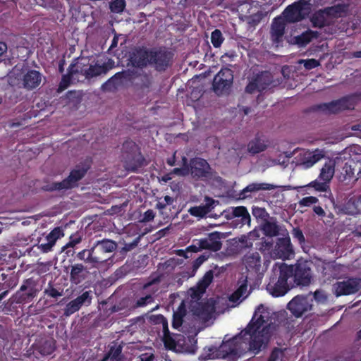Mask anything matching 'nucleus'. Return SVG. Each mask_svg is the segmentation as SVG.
<instances>
[{
  "mask_svg": "<svg viewBox=\"0 0 361 361\" xmlns=\"http://www.w3.org/2000/svg\"><path fill=\"white\" fill-rule=\"evenodd\" d=\"M42 189L47 192L66 190L63 180L60 182H53L50 184L44 185Z\"/></svg>",
  "mask_w": 361,
  "mask_h": 361,
  "instance_id": "nucleus-53",
  "label": "nucleus"
},
{
  "mask_svg": "<svg viewBox=\"0 0 361 361\" xmlns=\"http://www.w3.org/2000/svg\"><path fill=\"white\" fill-rule=\"evenodd\" d=\"M247 278H249V276H247L246 279H244L242 283L239 286V287L229 295L228 300L230 302L233 303H238L240 298L246 293L247 288Z\"/></svg>",
  "mask_w": 361,
  "mask_h": 361,
  "instance_id": "nucleus-39",
  "label": "nucleus"
},
{
  "mask_svg": "<svg viewBox=\"0 0 361 361\" xmlns=\"http://www.w3.org/2000/svg\"><path fill=\"white\" fill-rule=\"evenodd\" d=\"M224 37L222 32L219 29H215L211 34V42L215 48H219L221 46Z\"/></svg>",
  "mask_w": 361,
  "mask_h": 361,
  "instance_id": "nucleus-48",
  "label": "nucleus"
},
{
  "mask_svg": "<svg viewBox=\"0 0 361 361\" xmlns=\"http://www.w3.org/2000/svg\"><path fill=\"white\" fill-rule=\"evenodd\" d=\"M126 6L125 0H113L109 5L111 12L115 13H121L123 11Z\"/></svg>",
  "mask_w": 361,
  "mask_h": 361,
  "instance_id": "nucleus-50",
  "label": "nucleus"
},
{
  "mask_svg": "<svg viewBox=\"0 0 361 361\" xmlns=\"http://www.w3.org/2000/svg\"><path fill=\"white\" fill-rule=\"evenodd\" d=\"M232 213L231 216L228 217V219H231L233 217L240 218V221L242 224H250L251 221L250 215L247 209V208L244 206H238L235 207H232Z\"/></svg>",
  "mask_w": 361,
  "mask_h": 361,
  "instance_id": "nucleus-35",
  "label": "nucleus"
},
{
  "mask_svg": "<svg viewBox=\"0 0 361 361\" xmlns=\"http://www.w3.org/2000/svg\"><path fill=\"white\" fill-rule=\"evenodd\" d=\"M204 293L205 291H202V290L200 289V286L198 285H196L195 287L190 289V294L193 300H200Z\"/></svg>",
  "mask_w": 361,
  "mask_h": 361,
  "instance_id": "nucleus-63",
  "label": "nucleus"
},
{
  "mask_svg": "<svg viewBox=\"0 0 361 361\" xmlns=\"http://www.w3.org/2000/svg\"><path fill=\"white\" fill-rule=\"evenodd\" d=\"M87 171L88 168L80 166H76L75 169H72L69 175L63 180L66 190L78 187V182L85 176Z\"/></svg>",
  "mask_w": 361,
  "mask_h": 361,
  "instance_id": "nucleus-19",
  "label": "nucleus"
},
{
  "mask_svg": "<svg viewBox=\"0 0 361 361\" xmlns=\"http://www.w3.org/2000/svg\"><path fill=\"white\" fill-rule=\"evenodd\" d=\"M311 302L312 299L310 300L307 296L298 295L288 303L287 308L295 317H300L312 310Z\"/></svg>",
  "mask_w": 361,
  "mask_h": 361,
  "instance_id": "nucleus-13",
  "label": "nucleus"
},
{
  "mask_svg": "<svg viewBox=\"0 0 361 361\" xmlns=\"http://www.w3.org/2000/svg\"><path fill=\"white\" fill-rule=\"evenodd\" d=\"M82 241V236L80 233L76 232L74 234H72L69 238V241L66 243V245L63 247V250L68 249L70 247L73 248L77 245L80 244Z\"/></svg>",
  "mask_w": 361,
  "mask_h": 361,
  "instance_id": "nucleus-56",
  "label": "nucleus"
},
{
  "mask_svg": "<svg viewBox=\"0 0 361 361\" xmlns=\"http://www.w3.org/2000/svg\"><path fill=\"white\" fill-rule=\"evenodd\" d=\"M279 271V276L271 277L267 285V291L274 297L283 296L290 288L288 284V279L291 276V269L288 265L281 264Z\"/></svg>",
  "mask_w": 361,
  "mask_h": 361,
  "instance_id": "nucleus-4",
  "label": "nucleus"
},
{
  "mask_svg": "<svg viewBox=\"0 0 361 361\" xmlns=\"http://www.w3.org/2000/svg\"><path fill=\"white\" fill-rule=\"evenodd\" d=\"M345 209L348 214H361V195L350 197L345 204Z\"/></svg>",
  "mask_w": 361,
  "mask_h": 361,
  "instance_id": "nucleus-33",
  "label": "nucleus"
},
{
  "mask_svg": "<svg viewBox=\"0 0 361 361\" xmlns=\"http://www.w3.org/2000/svg\"><path fill=\"white\" fill-rule=\"evenodd\" d=\"M313 27L322 28L326 25V20L322 15H314L311 19Z\"/></svg>",
  "mask_w": 361,
  "mask_h": 361,
  "instance_id": "nucleus-58",
  "label": "nucleus"
},
{
  "mask_svg": "<svg viewBox=\"0 0 361 361\" xmlns=\"http://www.w3.org/2000/svg\"><path fill=\"white\" fill-rule=\"evenodd\" d=\"M137 71L135 69L123 70L114 74V78H118L121 84L123 85L125 82L134 83L136 80Z\"/></svg>",
  "mask_w": 361,
  "mask_h": 361,
  "instance_id": "nucleus-37",
  "label": "nucleus"
},
{
  "mask_svg": "<svg viewBox=\"0 0 361 361\" xmlns=\"http://www.w3.org/2000/svg\"><path fill=\"white\" fill-rule=\"evenodd\" d=\"M299 63L300 64L303 63L304 67L307 70H311V69H313L319 66V61H317V59H306V60L301 59L299 61Z\"/></svg>",
  "mask_w": 361,
  "mask_h": 361,
  "instance_id": "nucleus-62",
  "label": "nucleus"
},
{
  "mask_svg": "<svg viewBox=\"0 0 361 361\" xmlns=\"http://www.w3.org/2000/svg\"><path fill=\"white\" fill-rule=\"evenodd\" d=\"M90 266L85 264L84 262L75 263L71 266L70 281L75 285L83 281L87 274L89 273Z\"/></svg>",
  "mask_w": 361,
  "mask_h": 361,
  "instance_id": "nucleus-22",
  "label": "nucleus"
},
{
  "mask_svg": "<svg viewBox=\"0 0 361 361\" xmlns=\"http://www.w3.org/2000/svg\"><path fill=\"white\" fill-rule=\"evenodd\" d=\"M292 235L295 240H297L298 241L300 245H304L305 242V238L302 230L300 228H293L292 231Z\"/></svg>",
  "mask_w": 361,
  "mask_h": 361,
  "instance_id": "nucleus-61",
  "label": "nucleus"
},
{
  "mask_svg": "<svg viewBox=\"0 0 361 361\" xmlns=\"http://www.w3.org/2000/svg\"><path fill=\"white\" fill-rule=\"evenodd\" d=\"M123 345L116 341H114L109 345V350L105 355L103 361L109 360L110 361H124L125 357L122 353Z\"/></svg>",
  "mask_w": 361,
  "mask_h": 361,
  "instance_id": "nucleus-28",
  "label": "nucleus"
},
{
  "mask_svg": "<svg viewBox=\"0 0 361 361\" xmlns=\"http://www.w3.org/2000/svg\"><path fill=\"white\" fill-rule=\"evenodd\" d=\"M304 2H295L288 6L283 12V19L286 23H297L305 18Z\"/></svg>",
  "mask_w": 361,
  "mask_h": 361,
  "instance_id": "nucleus-17",
  "label": "nucleus"
},
{
  "mask_svg": "<svg viewBox=\"0 0 361 361\" xmlns=\"http://www.w3.org/2000/svg\"><path fill=\"white\" fill-rule=\"evenodd\" d=\"M360 286V279L348 278L347 280L336 282L334 288L336 296L348 295L359 291Z\"/></svg>",
  "mask_w": 361,
  "mask_h": 361,
  "instance_id": "nucleus-15",
  "label": "nucleus"
},
{
  "mask_svg": "<svg viewBox=\"0 0 361 361\" xmlns=\"http://www.w3.org/2000/svg\"><path fill=\"white\" fill-rule=\"evenodd\" d=\"M283 357V352L281 348H274L267 361H281Z\"/></svg>",
  "mask_w": 361,
  "mask_h": 361,
  "instance_id": "nucleus-59",
  "label": "nucleus"
},
{
  "mask_svg": "<svg viewBox=\"0 0 361 361\" xmlns=\"http://www.w3.org/2000/svg\"><path fill=\"white\" fill-rule=\"evenodd\" d=\"M334 166L331 164H325L321 169L318 178L320 180L330 182L334 174Z\"/></svg>",
  "mask_w": 361,
  "mask_h": 361,
  "instance_id": "nucleus-41",
  "label": "nucleus"
},
{
  "mask_svg": "<svg viewBox=\"0 0 361 361\" xmlns=\"http://www.w3.org/2000/svg\"><path fill=\"white\" fill-rule=\"evenodd\" d=\"M267 145L258 137L249 142L247 145L248 151L252 154H258L267 149Z\"/></svg>",
  "mask_w": 361,
  "mask_h": 361,
  "instance_id": "nucleus-38",
  "label": "nucleus"
},
{
  "mask_svg": "<svg viewBox=\"0 0 361 361\" xmlns=\"http://www.w3.org/2000/svg\"><path fill=\"white\" fill-rule=\"evenodd\" d=\"M80 307H81L79 305V304L75 299L72 300L71 301L66 304L64 308L63 314L66 317H68L74 314L75 312L78 311L80 309Z\"/></svg>",
  "mask_w": 361,
  "mask_h": 361,
  "instance_id": "nucleus-51",
  "label": "nucleus"
},
{
  "mask_svg": "<svg viewBox=\"0 0 361 361\" xmlns=\"http://www.w3.org/2000/svg\"><path fill=\"white\" fill-rule=\"evenodd\" d=\"M136 80L134 81L135 86L140 90H148L152 83V76L143 69L136 70Z\"/></svg>",
  "mask_w": 361,
  "mask_h": 361,
  "instance_id": "nucleus-27",
  "label": "nucleus"
},
{
  "mask_svg": "<svg viewBox=\"0 0 361 361\" xmlns=\"http://www.w3.org/2000/svg\"><path fill=\"white\" fill-rule=\"evenodd\" d=\"M286 20L280 17H276L273 20L271 33V37L275 41H279L285 32Z\"/></svg>",
  "mask_w": 361,
  "mask_h": 361,
  "instance_id": "nucleus-31",
  "label": "nucleus"
},
{
  "mask_svg": "<svg viewBox=\"0 0 361 361\" xmlns=\"http://www.w3.org/2000/svg\"><path fill=\"white\" fill-rule=\"evenodd\" d=\"M149 48L138 46L131 48L127 54L128 66L135 68L143 69L149 66Z\"/></svg>",
  "mask_w": 361,
  "mask_h": 361,
  "instance_id": "nucleus-9",
  "label": "nucleus"
},
{
  "mask_svg": "<svg viewBox=\"0 0 361 361\" xmlns=\"http://www.w3.org/2000/svg\"><path fill=\"white\" fill-rule=\"evenodd\" d=\"M319 37V32L317 31H313L307 30L303 32L302 34L294 37V43L300 47H305L313 39H317Z\"/></svg>",
  "mask_w": 361,
  "mask_h": 361,
  "instance_id": "nucleus-32",
  "label": "nucleus"
},
{
  "mask_svg": "<svg viewBox=\"0 0 361 361\" xmlns=\"http://www.w3.org/2000/svg\"><path fill=\"white\" fill-rule=\"evenodd\" d=\"M233 82V71L228 68H221L214 78L212 90L218 96L227 94L229 93Z\"/></svg>",
  "mask_w": 361,
  "mask_h": 361,
  "instance_id": "nucleus-8",
  "label": "nucleus"
},
{
  "mask_svg": "<svg viewBox=\"0 0 361 361\" xmlns=\"http://www.w3.org/2000/svg\"><path fill=\"white\" fill-rule=\"evenodd\" d=\"M0 270V276L1 277V281H0L1 289L8 290L13 289L17 286V278L13 274L8 275Z\"/></svg>",
  "mask_w": 361,
  "mask_h": 361,
  "instance_id": "nucleus-36",
  "label": "nucleus"
},
{
  "mask_svg": "<svg viewBox=\"0 0 361 361\" xmlns=\"http://www.w3.org/2000/svg\"><path fill=\"white\" fill-rule=\"evenodd\" d=\"M44 295H47L49 298H57L59 297L62 296L63 293L62 291H59L56 288H55L53 286V283L51 281L49 282L48 286L47 288L44 290Z\"/></svg>",
  "mask_w": 361,
  "mask_h": 361,
  "instance_id": "nucleus-52",
  "label": "nucleus"
},
{
  "mask_svg": "<svg viewBox=\"0 0 361 361\" xmlns=\"http://www.w3.org/2000/svg\"><path fill=\"white\" fill-rule=\"evenodd\" d=\"M271 76L267 72H261L257 74L247 85L245 92L252 94L257 92H262L266 90L271 83Z\"/></svg>",
  "mask_w": 361,
  "mask_h": 361,
  "instance_id": "nucleus-16",
  "label": "nucleus"
},
{
  "mask_svg": "<svg viewBox=\"0 0 361 361\" xmlns=\"http://www.w3.org/2000/svg\"><path fill=\"white\" fill-rule=\"evenodd\" d=\"M111 65L109 63H103L102 65L95 64V65H90L87 68L86 78L90 79L94 77L106 74L110 69L112 68L114 61L111 60Z\"/></svg>",
  "mask_w": 361,
  "mask_h": 361,
  "instance_id": "nucleus-30",
  "label": "nucleus"
},
{
  "mask_svg": "<svg viewBox=\"0 0 361 361\" xmlns=\"http://www.w3.org/2000/svg\"><path fill=\"white\" fill-rule=\"evenodd\" d=\"M187 314V310L184 302H182L178 306L176 311L173 314L172 327L173 329H178L180 327L183 322V318Z\"/></svg>",
  "mask_w": 361,
  "mask_h": 361,
  "instance_id": "nucleus-34",
  "label": "nucleus"
},
{
  "mask_svg": "<svg viewBox=\"0 0 361 361\" xmlns=\"http://www.w3.org/2000/svg\"><path fill=\"white\" fill-rule=\"evenodd\" d=\"M214 279V272L212 270H209L205 273L203 277L198 281L197 285L200 286L202 291H206L207 288L212 283Z\"/></svg>",
  "mask_w": 361,
  "mask_h": 361,
  "instance_id": "nucleus-45",
  "label": "nucleus"
},
{
  "mask_svg": "<svg viewBox=\"0 0 361 361\" xmlns=\"http://www.w3.org/2000/svg\"><path fill=\"white\" fill-rule=\"evenodd\" d=\"M249 275H254L257 280H261L264 270L262 269L261 256L259 252H248L243 259Z\"/></svg>",
  "mask_w": 361,
  "mask_h": 361,
  "instance_id": "nucleus-14",
  "label": "nucleus"
},
{
  "mask_svg": "<svg viewBox=\"0 0 361 361\" xmlns=\"http://www.w3.org/2000/svg\"><path fill=\"white\" fill-rule=\"evenodd\" d=\"M262 231L266 236L275 237L279 234L280 226L276 222L267 221L262 226Z\"/></svg>",
  "mask_w": 361,
  "mask_h": 361,
  "instance_id": "nucleus-40",
  "label": "nucleus"
},
{
  "mask_svg": "<svg viewBox=\"0 0 361 361\" xmlns=\"http://www.w3.org/2000/svg\"><path fill=\"white\" fill-rule=\"evenodd\" d=\"M190 171L195 180H207L212 176V169L207 160L195 157L190 161Z\"/></svg>",
  "mask_w": 361,
  "mask_h": 361,
  "instance_id": "nucleus-10",
  "label": "nucleus"
},
{
  "mask_svg": "<svg viewBox=\"0 0 361 361\" xmlns=\"http://www.w3.org/2000/svg\"><path fill=\"white\" fill-rule=\"evenodd\" d=\"M291 276H293L294 283L297 286H307L311 283L312 273L310 263L307 261H298L295 265H290Z\"/></svg>",
  "mask_w": 361,
  "mask_h": 361,
  "instance_id": "nucleus-7",
  "label": "nucleus"
},
{
  "mask_svg": "<svg viewBox=\"0 0 361 361\" xmlns=\"http://www.w3.org/2000/svg\"><path fill=\"white\" fill-rule=\"evenodd\" d=\"M357 163L353 160H350L345 162L342 167L340 174L338 176V180L340 182L344 183L345 184H349L357 180L360 177L355 176V171L357 170Z\"/></svg>",
  "mask_w": 361,
  "mask_h": 361,
  "instance_id": "nucleus-21",
  "label": "nucleus"
},
{
  "mask_svg": "<svg viewBox=\"0 0 361 361\" xmlns=\"http://www.w3.org/2000/svg\"><path fill=\"white\" fill-rule=\"evenodd\" d=\"M92 299V292L90 290L85 291L80 295L78 296L75 300L80 307L82 305L88 306L91 304Z\"/></svg>",
  "mask_w": 361,
  "mask_h": 361,
  "instance_id": "nucleus-49",
  "label": "nucleus"
},
{
  "mask_svg": "<svg viewBox=\"0 0 361 361\" xmlns=\"http://www.w3.org/2000/svg\"><path fill=\"white\" fill-rule=\"evenodd\" d=\"M276 188L273 184L267 183H252L243 188L239 195L241 199H246L251 197V193H255L260 190H271Z\"/></svg>",
  "mask_w": 361,
  "mask_h": 361,
  "instance_id": "nucleus-23",
  "label": "nucleus"
},
{
  "mask_svg": "<svg viewBox=\"0 0 361 361\" xmlns=\"http://www.w3.org/2000/svg\"><path fill=\"white\" fill-rule=\"evenodd\" d=\"M64 235L63 231L61 227L54 228L47 236V241L56 243V240Z\"/></svg>",
  "mask_w": 361,
  "mask_h": 361,
  "instance_id": "nucleus-55",
  "label": "nucleus"
},
{
  "mask_svg": "<svg viewBox=\"0 0 361 361\" xmlns=\"http://www.w3.org/2000/svg\"><path fill=\"white\" fill-rule=\"evenodd\" d=\"M310 186L314 188L317 191L326 192L329 188V183L326 181L320 180L319 178L312 181Z\"/></svg>",
  "mask_w": 361,
  "mask_h": 361,
  "instance_id": "nucleus-57",
  "label": "nucleus"
},
{
  "mask_svg": "<svg viewBox=\"0 0 361 361\" xmlns=\"http://www.w3.org/2000/svg\"><path fill=\"white\" fill-rule=\"evenodd\" d=\"M353 108L354 102L353 99L350 97H343L328 103L317 104L314 107V109L326 114H337L341 111L353 109Z\"/></svg>",
  "mask_w": 361,
  "mask_h": 361,
  "instance_id": "nucleus-11",
  "label": "nucleus"
},
{
  "mask_svg": "<svg viewBox=\"0 0 361 361\" xmlns=\"http://www.w3.org/2000/svg\"><path fill=\"white\" fill-rule=\"evenodd\" d=\"M349 6L346 4H338L328 8L329 13L336 17H341L345 15L348 11Z\"/></svg>",
  "mask_w": 361,
  "mask_h": 361,
  "instance_id": "nucleus-44",
  "label": "nucleus"
},
{
  "mask_svg": "<svg viewBox=\"0 0 361 361\" xmlns=\"http://www.w3.org/2000/svg\"><path fill=\"white\" fill-rule=\"evenodd\" d=\"M160 282V277H156L150 281L146 283L142 286V289L140 290L135 294V298L133 304L134 308H140L151 305L154 302V292H149L148 288L153 284H156Z\"/></svg>",
  "mask_w": 361,
  "mask_h": 361,
  "instance_id": "nucleus-12",
  "label": "nucleus"
},
{
  "mask_svg": "<svg viewBox=\"0 0 361 361\" xmlns=\"http://www.w3.org/2000/svg\"><path fill=\"white\" fill-rule=\"evenodd\" d=\"M221 237L219 232L214 231L209 233L207 237L200 239L197 244L202 250L217 252L220 250L222 247V243L220 240Z\"/></svg>",
  "mask_w": 361,
  "mask_h": 361,
  "instance_id": "nucleus-20",
  "label": "nucleus"
},
{
  "mask_svg": "<svg viewBox=\"0 0 361 361\" xmlns=\"http://www.w3.org/2000/svg\"><path fill=\"white\" fill-rule=\"evenodd\" d=\"M163 341L165 346L169 349L175 348L176 343L171 335V333L163 335Z\"/></svg>",
  "mask_w": 361,
  "mask_h": 361,
  "instance_id": "nucleus-64",
  "label": "nucleus"
},
{
  "mask_svg": "<svg viewBox=\"0 0 361 361\" xmlns=\"http://www.w3.org/2000/svg\"><path fill=\"white\" fill-rule=\"evenodd\" d=\"M269 310L259 305L255 310L252 319L245 329L232 338L223 341L218 348H209V359L226 358L230 355L240 356L245 350L243 344L248 343L250 351L259 353L268 345L271 336L274 335L279 326L269 322Z\"/></svg>",
  "mask_w": 361,
  "mask_h": 361,
  "instance_id": "nucleus-1",
  "label": "nucleus"
},
{
  "mask_svg": "<svg viewBox=\"0 0 361 361\" xmlns=\"http://www.w3.org/2000/svg\"><path fill=\"white\" fill-rule=\"evenodd\" d=\"M324 157V152L317 149L312 153H310L305 157L303 163L307 166H312L315 163L321 160Z\"/></svg>",
  "mask_w": 361,
  "mask_h": 361,
  "instance_id": "nucleus-43",
  "label": "nucleus"
},
{
  "mask_svg": "<svg viewBox=\"0 0 361 361\" xmlns=\"http://www.w3.org/2000/svg\"><path fill=\"white\" fill-rule=\"evenodd\" d=\"M319 202L317 197L314 196H307L302 198L298 204L300 207H310L312 204H316Z\"/></svg>",
  "mask_w": 361,
  "mask_h": 361,
  "instance_id": "nucleus-60",
  "label": "nucleus"
},
{
  "mask_svg": "<svg viewBox=\"0 0 361 361\" xmlns=\"http://www.w3.org/2000/svg\"><path fill=\"white\" fill-rule=\"evenodd\" d=\"M214 311V305L209 302H197L191 305V312L192 314L201 318H209Z\"/></svg>",
  "mask_w": 361,
  "mask_h": 361,
  "instance_id": "nucleus-24",
  "label": "nucleus"
},
{
  "mask_svg": "<svg viewBox=\"0 0 361 361\" xmlns=\"http://www.w3.org/2000/svg\"><path fill=\"white\" fill-rule=\"evenodd\" d=\"M35 348L42 355H49L56 350V341L52 338H41L35 343Z\"/></svg>",
  "mask_w": 361,
  "mask_h": 361,
  "instance_id": "nucleus-26",
  "label": "nucleus"
},
{
  "mask_svg": "<svg viewBox=\"0 0 361 361\" xmlns=\"http://www.w3.org/2000/svg\"><path fill=\"white\" fill-rule=\"evenodd\" d=\"M121 85H122L121 84L118 78H114V75L102 85V89L104 91L112 92L117 90L118 87Z\"/></svg>",
  "mask_w": 361,
  "mask_h": 361,
  "instance_id": "nucleus-46",
  "label": "nucleus"
},
{
  "mask_svg": "<svg viewBox=\"0 0 361 361\" xmlns=\"http://www.w3.org/2000/svg\"><path fill=\"white\" fill-rule=\"evenodd\" d=\"M316 265L317 270L321 271L323 276H328L329 278L331 276L329 271L334 267V262L317 259L316 260Z\"/></svg>",
  "mask_w": 361,
  "mask_h": 361,
  "instance_id": "nucleus-42",
  "label": "nucleus"
},
{
  "mask_svg": "<svg viewBox=\"0 0 361 361\" xmlns=\"http://www.w3.org/2000/svg\"><path fill=\"white\" fill-rule=\"evenodd\" d=\"M87 67H88L87 66L82 65V63L80 62H77L75 63H71L69 66V68L73 72V74L74 75H77V74H80V75L85 76V78H86L85 73L87 72Z\"/></svg>",
  "mask_w": 361,
  "mask_h": 361,
  "instance_id": "nucleus-54",
  "label": "nucleus"
},
{
  "mask_svg": "<svg viewBox=\"0 0 361 361\" xmlns=\"http://www.w3.org/2000/svg\"><path fill=\"white\" fill-rule=\"evenodd\" d=\"M149 54V66L157 72H164L173 64L174 54L166 47H151Z\"/></svg>",
  "mask_w": 361,
  "mask_h": 361,
  "instance_id": "nucleus-3",
  "label": "nucleus"
},
{
  "mask_svg": "<svg viewBox=\"0 0 361 361\" xmlns=\"http://www.w3.org/2000/svg\"><path fill=\"white\" fill-rule=\"evenodd\" d=\"M123 155L126 154L125 159V167L128 171H137L144 165L145 159L136 143L131 140H127L123 144Z\"/></svg>",
  "mask_w": 361,
  "mask_h": 361,
  "instance_id": "nucleus-5",
  "label": "nucleus"
},
{
  "mask_svg": "<svg viewBox=\"0 0 361 361\" xmlns=\"http://www.w3.org/2000/svg\"><path fill=\"white\" fill-rule=\"evenodd\" d=\"M42 81V74L35 70L28 71L23 78V87L32 90L37 87Z\"/></svg>",
  "mask_w": 361,
  "mask_h": 361,
  "instance_id": "nucleus-25",
  "label": "nucleus"
},
{
  "mask_svg": "<svg viewBox=\"0 0 361 361\" xmlns=\"http://www.w3.org/2000/svg\"><path fill=\"white\" fill-rule=\"evenodd\" d=\"M74 76L71 69L68 68V73L62 75L61 80L59 82L58 91L62 92L67 89L71 84L72 78Z\"/></svg>",
  "mask_w": 361,
  "mask_h": 361,
  "instance_id": "nucleus-47",
  "label": "nucleus"
},
{
  "mask_svg": "<svg viewBox=\"0 0 361 361\" xmlns=\"http://www.w3.org/2000/svg\"><path fill=\"white\" fill-rule=\"evenodd\" d=\"M42 286L39 283V279L30 277L23 281L20 289L17 291L18 302L28 303L33 300L42 290Z\"/></svg>",
  "mask_w": 361,
  "mask_h": 361,
  "instance_id": "nucleus-6",
  "label": "nucleus"
},
{
  "mask_svg": "<svg viewBox=\"0 0 361 361\" xmlns=\"http://www.w3.org/2000/svg\"><path fill=\"white\" fill-rule=\"evenodd\" d=\"M206 204L204 205L192 207L188 210L189 213L195 217L202 218L206 216L212 209L214 200L209 197H205Z\"/></svg>",
  "mask_w": 361,
  "mask_h": 361,
  "instance_id": "nucleus-29",
  "label": "nucleus"
},
{
  "mask_svg": "<svg viewBox=\"0 0 361 361\" xmlns=\"http://www.w3.org/2000/svg\"><path fill=\"white\" fill-rule=\"evenodd\" d=\"M118 245L116 241L103 238L95 240L89 247L82 249L75 252L72 250H67L68 256L74 257V260L82 262L90 268H99L101 265L106 264L111 259L108 255L117 249Z\"/></svg>",
  "mask_w": 361,
  "mask_h": 361,
  "instance_id": "nucleus-2",
  "label": "nucleus"
},
{
  "mask_svg": "<svg viewBox=\"0 0 361 361\" xmlns=\"http://www.w3.org/2000/svg\"><path fill=\"white\" fill-rule=\"evenodd\" d=\"M293 249L289 236L277 239L272 255L275 258L287 259L293 255Z\"/></svg>",
  "mask_w": 361,
  "mask_h": 361,
  "instance_id": "nucleus-18",
  "label": "nucleus"
}]
</instances>
